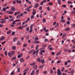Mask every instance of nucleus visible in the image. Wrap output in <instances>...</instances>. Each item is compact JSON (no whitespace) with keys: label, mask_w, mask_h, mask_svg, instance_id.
Masks as SVG:
<instances>
[{"label":"nucleus","mask_w":75,"mask_h":75,"mask_svg":"<svg viewBox=\"0 0 75 75\" xmlns=\"http://www.w3.org/2000/svg\"><path fill=\"white\" fill-rule=\"evenodd\" d=\"M57 75H62V72L59 69H58L57 71Z\"/></svg>","instance_id":"nucleus-1"},{"label":"nucleus","mask_w":75,"mask_h":75,"mask_svg":"<svg viewBox=\"0 0 75 75\" xmlns=\"http://www.w3.org/2000/svg\"><path fill=\"white\" fill-rule=\"evenodd\" d=\"M6 13H7L9 14H13V12L12 11H6Z\"/></svg>","instance_id":"nucleus-2"},{"label":"nucleus","mask_w":75,"mask_h":75,"mask_svg":"<svg viewBox=\"0 0 75 75\" xmlns=\"http://www.w3.org/2000/svg\"><path fill=\"white\" fill-rule=\"evenodd\" d=\"M11 54L12 55H14V53H15V51H13V50H12L11 51Z\"/></svg>","instance_id":"nucleus-3"},{"label":"nucleus","mask_w":75,"mask_h":75,"mask_svg":"<svg viewBox=\"0 0 75 75\" xmlns=\"http://www.w3.org/2000/svg\"><path fill=\"white\" fill-rule=\"evenodd\" d=\"M8 56L9 57H12V55H11V53H10V52H8Z\"/></svg>","instance_id":"nucleus-4"},{"label":"nucleus","mask_w":75,"mask_h":75,"mask_svg":"<svg viewBox=\"0 0 75 75\" xmlns=\"http://www.w3.org/2000/svg\"><path fill=\"white\" fill-rule=\"evenodd\" d=\"M18 40V38H15L13 39V42H16V40Z\"/></svg>","instance_id":"nucleus-5"},{"label":"nucleus","mask_w":75,"mask_h":75,"mask_svg":"<svg viewBox=\"0 0 75 75\" xmlns=\"http://www.w3.org/2000/svg\"><path fill=\"white\" fill-rule=\"evenodd\" d=\"M37 61L38 62H41V59L40 58H38L37 59Z\"/></svg>","instance_id":"nucleus-6"},{"label":"nucleus","mask_w":75,"mask_h":75,"mask_svg":"<svg viewBox=\"0 0 75 75\" xmlns=\"http://www.w3.org/2000/svg\"><path fill=\"white\" fill-rule=\"evenodd\" d=\"M12 49L13 50H16V46H13L12 47Z\"/></svg>","instance_id":"nucleus-7"},{"label":"nucleus","mask_w":75,"mask_h":75,"mask_svg":"<svg viewBox=\"0 0 75 75\" xmlns=\"http://www.w3.org/2000/svg\"><path fill=\"white\" fill-rule=\"evenodd\" d=\"M0 22L2 24H3V23H6V21H5V20H4L3 21H1Z\"/></svg>","instance_id":"nucleus-8"},{"label":"nucleus","mask_w":75,"mask_h":75,"mask_svg":"<svg viewBox=\"0 0 75 75\" xmlns=\"http://www.w3.org/2000/svg\"><path fill=\"white\" fill-rule=\"evenodd\" d=\"M11 75H15V73H14V70L10 74Z\"/></svg>","instance_id":"nucleus-9"},{"label":"nucleus","mask_w":75,"mask_h":75,"mask_svg":"<svg viewBox=\"0 0 75 75\" xmlns=\"http://www.w3.org/2000/svg\"><path fill=\"white\" fill-rule=\"evenodd\" d=\"M70 29L69 28H67L64 29V31H69V30Z\"/></svg>","instance_id":"nucleus-10"},{"label":"nucleus","mask_w":75,"mask_h":75,"mask_svg":"<svg viewBox=\"0 0 75 75\" xmlns=\"http://www.w3.org/2000/svg\"><path fill=\"white\" fill-rule=\"evenodd\" d=\"M44 65H41L39 66V68H40L41 69H42L43 68H44Z\"/></svg>","instance_id":"nucleus-11"},{"label":"nucleus","mask_w":75,"mask_h":75,"mask_svg":"<svg viewBox=\"0 0 75 75\" xmlns=\"http://www.w3.org/2000/svg\"><path fill=\"white\" fill-rule=\"evenodd\" d=\"M20 60L21 62H23L24 61V60L23 58H21Z\"/></svg>","instance_id":"nucleus-12"},{"label":"nucleus","mask_w":75,"mask_h":75,"mask_svg":"<svg viewBox=\"0 0 75 75\" xmlns=\"http://www.w3.org/2000/svg\"><path fill=\"white\" fill-rule=\"evenodd\" d=\"M37 65H35L33 67V69L35 70L37 69Z\"/></svg>","instance_id":"nucleus-13"},{"label":"nucleus","mask_w":75,"mask_h":75,"mask_svg":"<svg viewBox=\"0 0 75 75\" xmlns=\"http://www.w3.org/2000/svg\"><path fill=\"white\" fill-rule=\"evenodd\" d=\"M35 72V71L34 70H33V71L31 72L30 75H33V74H34Z\"/></svg>","instance_id":"nucleus-14"},{"label":"nucleus","mask_w":75,"mask_h":75,"mask_svg":"<svg viewBox=\"0 0 75 75\" xmlns=\"http://www.w3.org/2000/svg\"><path fill=\"white\" fill-rule=\"evenodd\" d=\"M58 26H59V24L58 23H57L56 25L55 26V28H57Z\"/></svg>","instance_id":"nucleus-15"},{"label":"nucleus","mask_w":75,"mask_h":75,"mask_svg":"<svg viewBox=\"0 0 75 75\" xmlns=\"http://www.w3.org/2000/svg\"><path fill=\"white\" fill-rule=\"evenodd\" d=\"M16 57H13L11 59V60L12 61H13V60H14V59H16Z\"/></svg>","instance_id":"nucleus-16"},{"label":"nucleus","mask_w":75,"mask_h":75,"mask_svg":"<svg viewBox=\"0 0 75 75\" xmlns=\"http://www.w3.org/2000/svg\"><path fill=\"white\" fill-rule=\"evenodd\" d=\"M67 3L69 4H73V2H71V1H68L67 2Z\"/></svg>","instance_id":"nucleus-17"},{"label":"nucleus","mask_w":75,"mask_h":75,"mask_svg":"<svg viewBox=\"0 0 75 75\" xmlns=\"http://www.w3.org/2000/svg\"><path fill=\"white\" fill-rule=\"evenodd\" d=\"M33 42L35 44H38L40 43V42L38 41H34Z\"/></svg>","instance_id":"nucleus-18"},{"label":"nucleus","mask_w":75,"mask_h":75,"mask_svg":"<svg viewBox=\"0 0 75 75\" xmlns=\"http://www.w3.org/2000/svg\"><path fill=\"white\" fill-rule=\"evenodd\" d=\"M16 2L17 3H19V4H20V3H21V1L17 0L16 1Z\"/></svg>","instance_id":"nucleus-19"},{"label":"nucleus","mask_w":75,"mask_h":75,"mask_svg":"<svg viewBox=\"0 0 75 75\" xmlns=\"http://www.w3.org/2000/svg\"><path fill=\"white\" fill-rule=\"evenodd\" d=\"M21 16H20V15H18L16 17V18H18V19H20V17Z\"/></svg>","instance_id":"nucleus-20"},{"label":"nucleus","mask_w":75,"mask_h":75,"mask_svg":"<svg viewBox=\"0 0 75 75\" xmlns=\"http://www.w3.org/2000/svg\"><path fill=\"white\" fill-rule=\"evenodd\" d=\"M66 37V34H64L63 35V37H62V38H65Z\"/></svg>","instance_id":"nucleus-21"},{"label":"nucleus","mask_w":75,"mask_h":75,"mask_svg":"<svg viewBox=\"0 0 75 75\" xmlns=\"http://www.w3.org/2000/svg\"><path fill=\"white\" fill-rule=\"evenodd\" d=\"M11 11H14L15 10V8L13 7L11 9Z\"/></svg>","instance_id":"nucleus-22"},{"label":"nucleus","mask_w":75,"mask_h":75,"mask_svg":"<svg viewBox=\"0 0 75 75\" xmlns=\"http://www.w3.org/2000/svg\"><path fill=\"white\" fill-rule=\"evenodd\" d=\"M58 4H61V0H57Z\"/></svg>","instance_id":"nucleus-23"},{"label":"nucleus","mask_w":75,"mask_h":75,"mask_svg":"<svg viewBox=\"0 0 75 75\" xmlns=\"http://www.w3.org/2000/svg\"><path fill=\"white\" fill-rule=\"evenodd\" d=\"M3 11H5L6 10V8H2Z\"/></svg>","instance_id":"nucleus-24"},{"label":"nucleus","mask_w":75,"mask_h":75,"mask_svg":"<svg viewBox=\"0 0 75 75\" xmlns=\"http://www.w3.org/2000/svg\"><path fill=\"white\" fill-rule=\"evenodd\" d=\"M5 39V37L4 36L3 37H2L1 38V40H4V39Z\"/></svg>","instance_id":"nucleus-25"},{"label":"nucleus","mask_w":75,"mask_h":75,"mask_svg":"<svg viewBox=\"0 0 75 75\" xmlns=\"http://www.w3.org/2000/svg\"><path fill=\"white\" fill-rule=\"evenodd\" d=\"M26 10H27V11H28V12H30V9L28 8H26Z\"/></svg>","instance_id":"nucleus-26"},{"label":"nucleus","mask_w":75,"mask_h":75,"mask_svg":"<svg viewBox=\"0 0 75 75\" xmlns=\"http://www.w3.org/2000/svg\"><path fill=\"white\" fill-rule=\"evenodd\" d=\"M21 25V22L17 24V25Z\"/></svg>","instance_id":"nucleus-27"},{"label":"nucleus","mask_w":75,"mask_h":75,"mask_svg":"<svg viewBox=\"0 0 75 75\" xmlns=\"http://www.w3.org/2000/svg\"><path fill=\"white\" fill-rule=\"evenodd\" d=\"M48 4H49V5H50V6H52V5L53 4L52 2H49L48 3Z\"/></svg>","instance_id":"nucleus-28"},{"label":"nucleus","mask_w":75,"mask_h":75,"mask_svg":"<svg viewBox=\"0 0 75 75\" xmlns=\"http://www.w3.org/2000/svg\"><path fill=\"white\" fill-rule=\"evenodd\" d=\"M34 26V25L33 24H32L30 27V28H32V29L33 28V26Z\"/></svg>","instance_id":"nucleus-29"},{"label":"nucleus","mask_w":75,"mask_h":75,"mask_svg":"<svg viewBox=\"0 0 75 75\" xmlns=\"http://www.w3.org/2000/svg\"><path fill=\"white\" fill-rule=\"evenodd\" d=\"M11 30H9V31L7 32L6 33L7 34H10V33H11Z\"/></svg>","instance_id":"nucleus-30"},{"label":"nucleus","mask_w":75,"mask_h":75,"mask_svg":"<svg viewBox=\"0 0 75 75\" xmlns=\"http://www.w3.org/2000/svg\"><path fill=\"white\" fill-rule=\"evenodd\" d=\"M64 52H67V51H68V49H64Z\"/></svg>","instance_id":"nucleus-31"},{"label":"nucleus","mask_w":75,"mask_h":75,"mask_svg":"<svg viewBox=\"0 0 75 75\" xmlns=\"http://www.w3.org/2000/svg\"><path fill=\"white\" fill-rule=\"evenodd\" d=\"M74 69L73 70H71L70 72L71 74H73L74 73Z\"/></svg>","instance_id":"nucleus-32"},{"label":"nucleus","mask_w":75,"mask_h":75,"mask_svg":"<svg viewBox=\"0 0 75 75\" xmlns=\"http://www.w3.org/2000/svg\"><path fill=\"white\" fill-rule=\"evenodd\" d=\"M64 69H65V67H63V68H62V69L61 70L62 72H63V71H64Z\"/></svg>","instance_id":"nucleus-33"},{"label":"nucleus","mask_w":75,"mask_h":75,"mask_svg":"<svg viewBox=\"0 0 75 75\" xmlns=\"http://www.w3.org/2000/svg\"><path fill=\"white\" fill-rule=\"evenodd\" d=\"M42 21H43V23H45V21H46L45 19V18L43 19L42 20Z\"/></svg>","instance_id":"nucleus-34"},{"label":"nucleus","mask_w":75,"mask_h":75,"mask_svg":"<svg viewBox=\"0 0 75 75\" xmlns=\"http://www.w3.org/2000/svg\"><path fill=\"white\" fill-rule=\"evenodd\" d=\"M44 61H45L44 60L42 59L41 60V62H42V64H44Z\"/></svg>","instance_id":"nucleus-35"},{"label":"nucleus","mask_w":75,"mask_h":75,"mask_svg":"<svg viewBox=\"0 0 75 75\" xmlns=\"http://www.w3.org/2000/svg\"><path fill=\"white\" fill-rule=\"evenodd\" d=\"M34 16L32 15L30 17L31 19H33L34 18Z\"/></svg>","instance_id":"nucleus-36"},{"label":"nucleus","mask_w":75,"mask_h":75,"mask_svg":"<svg viewBox=\"0 0 75 75\" xmlns=\"http://www.w3.org/2000/svg\"><path fill=\"white\" fill-rule=\"evenodd\" d=\"M35 63H33L32 64H30V65H33V66H34V65H35Z\"/></svg>","instance_id":"nucleus-37"},{"label":"nucleus","mask_w":75,"mask_h":75,"mask_svg":"<svg viewBox=\"0 0 75 75\" xmlns=\"http://www.w3.org/2000/svg\"><path fill=\"white\" fill-rule=\"evenodd\" d=\"M12 35L13 36V35H14L15 34V32H13L12 33Z\"/></svg>","instance_id":"nucleus-38"},{"label":"nucleus","mask_w":75,"mask_h":75,"mask_svg":"<svg viewBox=\"0 0 75 75\" xmlns=\"http://www.w3.org/2000/svg\"><path fill=\"white\" fill-rule=\"evenodd\" d=\"M60 21L61 22H64V23H65V20H62V19H61L60 20Z\"/></svg>","instance_id":"nucleus-39"},{"label":"nucleus","mask_w":75,"mask_h":75,"mask_svg":"<svg viewBox=\"0 0 75 75\" xmlns=\"http://www.w3.org/2000/svg\"><path fill=\"white\" fill-rule=\"evenodd\" d=\"M50 74H52L53 73V71L51 70V69H50Z\"/></svg>","instance_id":"nucleus-40"},{"label":"nucleus","mask_w":75,"mask_h":75,"mask_svg":"<svg viewBox=\"0 0 75 75\" xmlns=\"http://www.w3.org/2000/svg\"><path fill=\"white\" fill-rule=\"evenodd\" d=\"M5 20H6L7 19H8V17H6V16H5Z\"/></svg>","instance_id":"nucleus-41"},{"label":"nucleus","mask_w":75,"mask_h":75,"mask_svg":"<svg viewBox=\"0 0 75 75\" xmlns=\"http://www.w3.org/2000/svg\"><path fill=\"white\" fill-rule=\"evenodd\" d=\"M15 21V22H19V21H20V20L18 19V20H16Z\"/></svg>","instance_id":"nucleus-42"},{"label":"nucleus","mask_w":75,"mask_h":75,"mask_svg":"<svg viewBox=\"0 0 75 75\" xmlns=\"http://www.w3.org/2000/svg\"><path fill=\"white\" fill-rule=\"evenodd\" d=\"M33 52V50H31L29 51V54H31Z\"/></svg>","instance_id":"nucleus-43"},{"label":"nucleus","mask_w":75,"mask_h":75,"mask_svg":"<svg viewBox=\"0 0 75 75\" xmlns=\"http://www.w3.org/2000/svg\"><path fill=\"white\" fill-rule=\"evenodd\" d=\"M20 68H18V73L20 72Z\"/></svg>","instance_id":"nucleus-44"},{"label":"nucleus","mask_w":75,"mask_h":75,"mask_svg":"<svg viewBox=\"0 0 75 75\" xmlns=\"http://www.w3.org/2000/svg\"><path fill=\"white\" fill-rule=\"evenodd\" d=\"M65 65H68V62H66L64 63Z\"/></svg>","instance_id":"nucleus-45"},{"label":"nucleus","mask_w":75,"mask_h":75,"mask_svg":"<svg viewBox=\"0 0 75 75\" xmlns=\"http://www.w3.org/2000/svg\"><path fill=\"white\" fill-rule=\"evenodd\" d=\"M47 71H45V72H43V74H47Z\"/></svg>","instance_id":"nucleus-46"},{"label":"nucleus","mask_w":75,"mask_h":75,"mask_svg":"<svg viewBox=\"0 0 75 75\" xmlns=\"http://www.w3.org/2000/svg\"><path fill=\"white\" fill-rule=\"evenodd\" d=\"M29 70V69L28 68L24 71V72H26V71H28Z\"/></svg>","instance_id":"nucleus-47"},{"label":"nucleus","mask_w":75,"mask_h":75,"mask_svg":"<svg viewBox=\"0 0 75 75\" xmlns=\"http://www.w3.org/2000/svg\"><path fill=\"white\" fill-rule=\"evenodd\" d=\"M72 27H75V24H72L71 25Z\"/></svg>","instance_id":"nucleus-48"},{"label":"nucleus","mask_w":75,"mask_h":75,"mask_svg":"<svg viewBox=\"0 0 75 75\" xmlns=\"http://www.w3.org/2000/svg\"><path fill=\"white\" fill-rule=\"evenodd\" d=\"M17 28H20V29H23V27L20 26Z\"/></svg>","instance_id":"nucleus-49"},{"label":"nucleus","mask_w":75,"mask_h":75,"mask_svg":"<svg viewBox=\"0 0 75 75\" xmlns=\"http://www.w3.org/2000/svg\"><path fill=\"white\" fill-rule=\"evenodd\" d=\"M35 40H38V37L36 36V37H35Z\"/></svg>","instance_id":"nucleus-50"},{"label":"nucleus","mask_w":75,"mask_h":75,"mask_svg":"<svg viewBox=\"0 0 75 75\" xmlns=\"http://www.w3.org/2000/svg\"><path fill=\"white\" fill-rule=\"evenodd\" d=\"M5 55L6 56H7V51H5Z\"/></svg>","instance_id":"nucleus-51"},{"label":"nucleus","mask_w":75,"mask_h":75,"mask_svg":"<svg viewBox=\"0 0 75 75\" xmlns=\"http://www.w3.org/2000/svg\"><path fill=\"white\" fill-rule=\"evenodd\" d=\"M15 21H15L13 22L12 23V24H13V25H14V24H16V22H15Z\"/></svg>","instance_id":"nucleus-52"},{"label":"nucleus","mask_w":75,"mask_h":75,"mask_svg":"<svg viewBox=\"0 0 75 75\" xmlns=\"http://www.w3.org/2000/svg\"><path fill=\"white\" fill-rule=\"evenodd\" d=\"M7 4H4L3 6H4V7H6V6H7Z\"/></svg>","instance_id":"nucleus-53"},{"label":"nucleus","mask_w":75,"mask_h":75,"mask_svg":"<svg viewBox=\"0 0 75 75\" xmlns=\"http://www.w3.org/2000/svg\"><path fill=\"white\" fill-rule=\"evenodd\" d=\"M6 41H4V42H3L1 44L2 45H3V44H5V43H6Z\"/></svg>","instance_id":"nucleus-54"},{"label":"nucleus","mask_w":75,"mask_h":75,"mask_svg":"<svg viewBox=\"0 0 75 75\" xmlns=\"http://www.w3.org/2000/svg\"><path fill=\"white\" fill-rule=\"evenodd\" d=\"M61 54V52H58V53L56 55H57V56H58V55H59V54Z\"/></svg>","instance_id":"nucleus-55"},{"label":"nucleus","mask_w":75,"mask_h":75,"mask_svg":"<svg viewBox=\"0 0 75 75\" xmlns=\"http://www.w3.org/2000/svg\"><path fill=\"white\" fill-rule=\"evenodd\" d=\"M47 9L48 11H50V7H47Z\"/></svg>","instance_id":"nucleus-56"},{"label":"nucleus","mask_w":75,"mask_h":75,"mask_svg":"<svg viewBox=\"0 0 75 75\" xmlns=\"http://www.w3.org/2000/svg\"><path fill=\"white\" fill-rule=\"evenodd\" d=\"M45 52V50H43L41 51V52H43V53H44Z\"/></svg>","instance_id":"nucleus-57"},{"label":"nucleus","mask_w":75,"mask_h":75,"mask_svg":"<svg viewBox=\"0 0 75 75\" xmlns=\"http://www.w3.org/2000/svg\"><path fill=\"white\" fill-rule=\"evenodd\" d=\"M67 25H69V24H70V22H69V21H67Z\"/></svg>","instance_id":"nucleus-58"},{"label":"nucleus","mask_w":75,"mask_h":75,"mask_svg":"<svg viewBox=\"0 0 75 75\" xmlns=\"http://www.w3.org/2000/svg\"><path fill=\"white\" fill-rule=\"evenodd\" d=\"M18 14V12H15L14 14V16H16V14Z\"/></svg>","instance_id":"nucleus-59"},{"label":"nucleus","mask_w":75,"mask_h":75,"mask_svg":"<svg viewBox=\"0 0 75 75\" xmlns=\"http://www.w3.org/2000/svg\"><path fill=\"white\" fill-rule=\"evenodd\" d=\"M43 2V3H46L47 2V1H46V0H43L42 1Z\"/></svg>","instance_id":"nucleus-60"},{"label":"nucleus","mask_w":75,"mask_h":75,"mask_svg":"<svg viewBox=\"0 0 75 75\" xmlns=\"http://www.w3.org/2000/svg\"><path fill=\"white\" fill-rule=\"evenodd\" d=\"M53 50V48L52 47H50L49 48L50 50Z\"/></svg>","instance_id":"nucleus-61"},{"label":"nucleus","mask_w":75,"mask_h":75,"mask_svg":"<svg viewBox=\"0 0 75 75\" xmlns=\"http://www.w3.org/2000/svg\"><path fill=\"white\" fill-rule=\"evenodd\" d=\"M33 31V29H32V28H30V32H32Z\"/></svg>","instance_id":"nucleus-62"},{"label":"nucleus","mask_w":75,"mask_h":75,"mask_svg":"<svg viewBox=\"0 0 75 75\" xmlns=\"http://www.w3.org/2000/svg\"><path fill=\"white\" fill-rule=\"evenodd\" d=\"M72 14H75V11H73L71 12Z\"/></svg>","instance_id":"nucleus-63"},{"label":"nucleus","mask_w":75,"mask_h":75,"mask_svg":"<svg viewBox=\"0 0 75 75\" xmlns=\"http://www.w3.org/2000/svg\"><path fill=\"white\" fill-rule=\"evenodd\" d=\"M40 5H43V2L42 1L40 3Z\"/></svg>","instance_id":"nucleus-64"}]
</instances>
